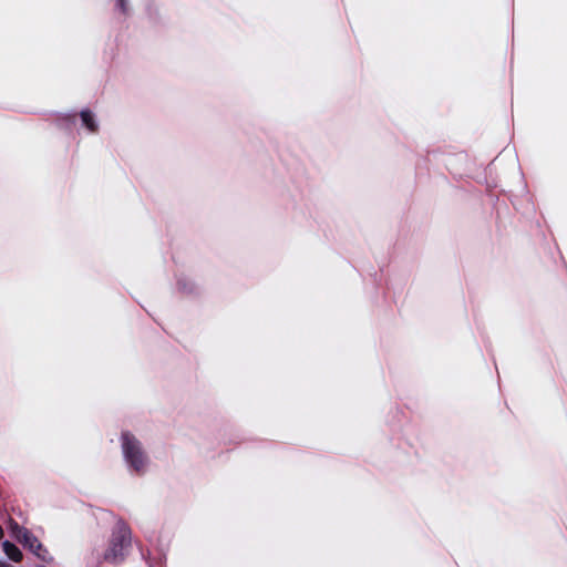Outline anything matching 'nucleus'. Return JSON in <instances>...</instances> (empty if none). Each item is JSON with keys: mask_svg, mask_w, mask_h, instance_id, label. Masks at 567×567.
<instances>
[{"mask_svg": "<svg viewBox=\"0 0 567 567\" xmlns=\"http://www.w3.org/2000/svg\"><path fill=\"white\" fill-rule=\"evenodd\" d=\"M117 7L122 10V12H126V4L124 0H117Z\"/></svg>", "mask_w": 567, "mask_h": 567, "instance_id": "6", "label": "nucleus"}, {"mask_svg": "<svg viewBox=\"0 0 567 567\" xmlns=\"http://www.w3.org/2000/svg\"><path fill=\"white\" fill-rule=\"evenodd\" d=\"M122 453L130 472L142 475L150 466V458L142 443L131 433L121 436Z\"/></svg>", "mask_w": 567, "mask_h": 567, "instance_id": "1", "label": "nucleus"}, {"mask_svg": "<svg viewBox=\"0 0 567 567\" xmlns=\"http://www.w3.org/2000/svg\"><path fill=\"white\" fill-rule=\"evenodd\" d=\"M11 535L23 544L29 550H31L35 556L43 560H50L48 550L42 546L39 539L33 536L28 529L18 525V523L11 522L10 525Z\"/></svg>", "mask_w": 567, "mask_h": 567, "instance_id": "3", "label": "nucleus"}, {"mask_svg": "<svg viewBox=\"0 0 567 567\" xmlns=\"http://www.w3.org/2000/svg\"><path fill=\"white\" fill-rule=\"evenodd\" d=\"M81 120L82 124L90 131V132H96L97 131V122L95 120L94 114L89 110H83L81 112Z\"/></svg>", "mask_w": 567, "mask_h": 567, "instance_id": "4", "label": "nucleus"}, {"mask_svg": "<svg viewBox=\"0 0 567 567\" xmlns=\"http://www.w3.org/2000/svg\"><path fill=\"white\" fill-rule=\"evenodd\" d=\"M38 567H44V566H38Z\"/></svg>", "mask_w": 567, "mask_h": 567, "instance_id": "9", "label": "nucleus"}, {"mask_svg": "<svg viewBox=\"0 0 567 567\" xmlns=\"http://www.w3.org/2000/svg\"><path fill=\"white\" fill-rule=\"evenodd\" d=\"M0 567H13V566H11L10 564H8L6 561L0 560Z\"/></svg>", "mask_w": 567, "mask_h": 567, "instance_id": "7", "label": "nucleus"}, {"mask_svg": "<svg viewBox=\"0 0 567 567\" xmlns=\"http://www.w3.org/2000/svg\"><path fill=\"white\" fill-rule=\"evenodd\" d=\"M3 535V530H2V527L0 526V538L2 537Z\"/></svg>", "mask_w": 567, "mask_h": 567, "instance_id": "8", "label": "nucleus"}, {"mask_svg": "<svg viewBox=\"0 0 567 567\" xmlns=\"http://www.w3.org/2000/svg\"><path fill=\"white\" fill-rule=\"evenodd\" d=\"M2 547H3V551L6 553V555L11 560L18 563L22 559V553L14 544L7 540L2 544Z\"/></svg>", "mask_w": 567, "mask_h": 567, "instance_id": "5", "label": "nucleus"}, {"mask_svg": "<svg viewBox=\"0 0 567 567\" xmlns=\"http://www.w3.org/2000/svg\"><path fill=\"white\" fill-rule=\"evenodd\" d=\"M131 545V530L124 523H118L112 534L107 548L102 554V560L109 564L122 561Z\"/></svg>", "mask_w": 567, "mask_h": 567, "instance_id": "2", "label": "nucleus"}]
</instances>
